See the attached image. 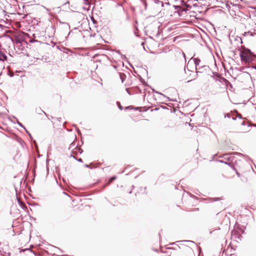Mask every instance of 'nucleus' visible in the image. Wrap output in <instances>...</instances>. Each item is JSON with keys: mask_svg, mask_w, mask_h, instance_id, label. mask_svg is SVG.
I'll return each mask as SVG.
<instances>
[{"mask_svg": "<svg viewBox=\"0 0 256 256\" xmlns=\"http://www.w3.org/2000/svg\"><path fill=\"white\" fill-rule=\"evenodd\" d=\"M240 56L242 60L246 62H251L256 58V54H254L250 49L246 48L240 50Z\"/></svg>", "mask_w": 256, "mask_h": 256, "instance_id": "nucleus-1", "label": "nucleus"}, {"mask_svg": "<svg viewBox=\"0 0 256 256\" xmlns=\"http://www.w3.org/2000/svg\"><path fill=\"white\" fill-rule=\"evenodd\" d=\"M184 73L185 76H184L183 80H187V82H189L197 78L198 72L196 71V74L194 72L190 70L188 68H186L184 66Z\"/></svg>", "mask_w": 256, "mask_h": 256, "instance_id": "nucleus-2", "label": "nucleus"}, {"mask_svg": "<svg viewBox=\"0 0 256 256\" xmlns=\"http://www.w3.org/2000/svg\"><path fill=\"white\" fill-rule=\"evenodd\" d=\"M69 150H72V154L70 156H72V154H82V150L79 147L75 146V144L72 142L69 147Z\"/></svg>", "mask_w": 256, "mask_h": 256, "instance_id": "nucleus-3", "label": "nucleus"}, {"mask_svg": "<svg viewBox=\"0 0 256 256\" xmlns=\"http://www.w3.org/2000/svg\"><path fill=\"white\" fill-rule=\"evenodd\" d=\"M223 157L224 160H226V162H230L232 161L234 158V157L230 156L228 154H224Z\"/></svg>", "mask_w": 256, "mask_h": 256, "instance_id": "nucleus-4", "label": "nucleus"}, {"mask_svg": "<svg viewBox=\"0 0 256 256\" xmlns=\"http://www.w3.org/2000/svg\"><path fill=\"white\" fill-rule=\"evenodd\" d=\"M193 60L194 62V64H195V66H196V70H198V66H199L200 64V58H190V60Z\"/></svg>", "mask_w": 256, "mask_h": 256, "instance_id": "nucleus-5", "label": "nucleus"}, {"mask_svg": "<svg viewBox=\"0 0 256 256\" xmlns=\"http://www.w3.org/2000/svg\"><path fill=\"white\" fill-rule=\"evenodd\" d=\"M7 57L2 52L0 51V60L4 61L6 60Z\"/></svg>", "mask_w": 256, "mask_h": 256, "instance_id": "nucleus-6", "label": "nucleus"}, {"mask_svg": "<svg viewBox=\"0 0 256 256\" xmlns=\"http://www.w3.org/2000/svg\"><path fill=\"white\" fill-rule=\"evenodd\" d=\"M60 22L64 25V28L66 30H68L70 29V25H69V24L68 23H67V22Z\"/></svg>", "mask_w": 256, "mask_h": 256, "instance_id": "nucleus-7", "label": "nucleus"}, {"mask_svg": "<svg viewBox=\"0 0 256 256\" xmlns=\"http://www.w3.org/2000/svg\"><path fill=\"white\" fill-rule=\"evenodd\" d=\"M118 74L120 76V78L122 80V82H123L124 80V77H125L124 74H122V73H118Z\"/></svg>", "mask_w": 256, "mask_h": 256, "instance_id": "nucleus-8", "label": "nucleus"}, {"mask_svg": "<svg viewBox=\"0 0 256 256\" xmlns=\"http://www.w3.org/2000/svg\"><path fill=\"white\" fill-rule=\"evenodd\" d=\"M248 68H251L252 70H254V73L256 74V64L252 66H248Z\"/></svg>", "mask_w": 256, "mask_h": 256, "instance_id": "nucleus-9", "label": "nucleus"}, {"mask_svg": "<svg viewBox=\"0 0 256 256\" xmlns=\"http://www.w3.org/2000/svg\"><path fill=\"white\" fill-rule=\"evenodd\" d=\"M219 162H220L224 163V164H228L229 166L231 165V163L230 162H226V161L224 162V160H220Z\"/></svg>", "mask_w": 256, "mask_h": 256, "instance_id": "nucleus-10", "label": "nucleus"}, {"mask_svg": "<svg viewBox=\"0 0 256 256\" xmlns=\"http://www.w3.org/2000/svg\"><path fill=\"white\" fill-rule=\"evenodd\" d=\"M248 34H250V36H252V33L251 32H245L244 33V36H247Z\"/></svg>", "mask_w": 256, "mask_h": 256, "instance_id": "nucleus-11", "label": "nucleus"}, {"mask_svg": "<svg viewBox=\"0 0 256 256\" xmlns=\"http://www.w3.org/2000/svg\"><path fill=\"white\" fill-rule=\"evenodd\" d=\"M18 124L21 127L23 128H24L25 129V128L24 126L22 125V124L20 122H18Z\"/></svg>", "mask_w": 256, "mask_h": 256, "instance_id": "nucleus-12", "label": "nucleus"}, {"mask_svg": "<svg viewBox=\"0 0 256 256\" xmlns=\"http://www.w3.org/2000/svg\"><path fill=\"white\" fill-rule=\"evenodd\" d=\"M115 179H116V177H115V176L112 177V178L110 179V182H112L113 180H114Z\"/></svg>", "mask_w": 256, "mask_h": 256, "instance_id": "nucleus-13", "label": "nucleus"}, {"mask_svg": "<svg viewBox=\"0 0 256 256\" xmlns=\"http://www.w3.org/2000/svg\"><path fill=\"white\" fill-rule=\"evenodd\" d=\"M182 54L184 58L185 62H186V55L185 54L184 52H182Z\"/></svg>", "mask_w": 256, "mask_h": 256, "instance_id": "nucleus-14", "label": "nucleus"}, {"mask_svg": "<svg viewBox=\"0 0 256 256\" xmlns=\"http://www.w3.org/2000/svg\"><path fill=\"white\" fill-rule=\"evenodd\" d=\"M226 116L228 118H230L231 117V114H227Z\"/></svg>", "mask_w": 256, "mask_h": 256, "instance_id": "nucleus-15", "label": "nucleus"}, {"mask_svg": "<svg viewBox=\"0 0 256 256\" xmlns=\"http://www.w3.org/2000/svg\"><path fill=\"white\" fill-rule=\"evenodd\" d=\"M118 108L120 110H122L123 108L122 106L120 104V106H118Z\"/></svg>", "mask_w": 256, "mask_h": 256, "instance_id": "nucleus-16", "label": "nucleus"}, {"mask_svg": "<svg viewBox=\"0 0 256 256\" xmlns=\"http://www.w3.org/2000/svg\"><path fill=\"white\" fill-rule=\"evenodd\" d=\"M182 241H178L177 242H182ZM183 242H192V241L190 240H184Z\"/></svg>", "mask_w": 256, "mask_h": 256, "instance_id": "nucleus-17", "label": "nucleus"}, {"mask_svg": "<svg viewBox=\"0 0 256 256\" xmlns=\"http://www.w3.org/2000/svg\"><path fill=\"white\" fill-rule=\"evenodd\" d=\"M77 160L81 162H82V158L78 159Z\"/></svg>", "mask_w": 256, "mask_h": 256, "instance_id": "nucleus-18", "label": "nucleus"}, {"mask_svg": "<svg viewBox=\"0 0 256 256\" xmlns=\"http://www.w3.org/2000/svg\"><path fill=\"white\" fill-rule=\"evenodd\" d=\"M122 59H125V58H126V56H125L122 55Z\"/></svg>", "mask_w": 256, "mask_h": 256, "instance_id": "nucleus-19", "label": "nucleus"}, {"mask_svg": "<svg viewBox=\"0 0 256 256\" xmlns=\"http://www.w3.org/2000/svg\"><path fill=\"white\" fill-rule=\"evenodd\" d=\"M26 133H27V134H28V135L31 137V135H30V134L29 133V132H28V131H27L26 130Z\"/></svg>", "mask_w": 256, "mask_h": 256, "instance_id": "nucleus-20", "label": "nucleus"}, {"mask_svg": "<svg viewBox=\"0 0 256 256\" xmlns=\"http://www.w3.org/2000/svg\"><path fill=\"white\" fill-rule=\"evenodd\" d=\"M36 40H30V42H31V43H32L34 42H35Z\"/></svg>", "mask_w": 256, "mask_h": 256, "instance_id": "nucleus-21", "label": "nucleus"}, {"mask_svg": "<svg viewBox=\"0 0 256 256\" xmlns=\"http://www.w3.org/2000/svg\"><path fill=\"white\" fill-rule=\"evenodd\" d=\"M236 174L238 175V177H240V173H238V172H236Z\"/></svg>", "mask_w": 256, "mask_h": 256, "instance_id": "nucleus-22", "label": "nucleus"}, {"mask_svg": "<svg viewBox=\"0 0 256 256\" xmlns=\"http://www.w3.org/2000/svg\"><path fill=\"white\" fill-rule=\"evenodd\" d=\"M130 108V106H127V107H126V109H128Z\"/></svg>", "mask_w": 256, "mask_h": 256, "instance_id": "nucleus-23", "label": "nucleus"}, {"mask_svg": "<svg viewBox=\"0 0 256 256\" xmlns=\"http://www.w3.org/2000/svg\"><path fill=\"white\" fill-rule=\"evenodd\" d=\"M238 118H242V116H241V115L238 114Z\"/></svg>", "mask_w": 256, "mask_h": 256, "instance_id": "nucleus-24", "label": "nucleus"}, {"mask_svg": "<svg viewBox=\"0 0 256 256\" xmlns=\"http://www.w3.org/2000/svg\"><path fill=\"white\" fill-rule=\"evenodd\" d=\"M85 166L86 167V168H88L89 167V166L88 164H86L85 165Z\"/></svg>", "mask_w": 256, "mask_h": 256, "instance_id": "nucleus-25", "label": "nucleus"}, {"mask_svg": "<svg viewBox=\"0 0 256 256\" xmlns=\"http://www.w3.org/2000/svg\"><path fill=\"white\" fill-rule=\"evenodd\" d=\"M242 124L244 125V121L242 122Z\"/></svg>", "mask_w": 256, "mask_h": 256, "instance_id": "nucleus-26", "label": "nucleus"}, {"mask_svg": "<svg viewBox=\"0 0 256 256\" xmlns=\"http://www.w3.org/2000/svg\"><path fill=\"white\" fill-rule=\"evenodd\" d=\"M58 120L59 121H60L61 118H58Z\"/></svg>", "mask_w": 256, "mask_h": 256, "instance_id": "nucleus-27", "label": "nucleus"}, {"mask_svg": "<svg viewBox=\"0 0 256 256\" xmlns=\"http://www.w3.org/2000/svg\"><path fill=\"white\" fill-rule=\"evenodd\" d=\"M232 120H236V118H234L232 117Z\"/></svg>", "mask_w": 256, "mask_h": 256, "instance_id": "nucleus-28", "label": "nucleus"}, {"mask_svg": "<svg viewBox=\"0 0 256 256\" xmlns=\"http://www.w3.org/2000/svg\"><path fill=\"white\" fill-rule=\"evenodd\" d=\"M70 32H69L68 36L70 34Z\"/></svg>", "mask_w": 256, "mask_h": 256, "instance_id": "nucleus-29", "label": "nucleus"}, {"mask_svg": "<svg viewBox=\"0 0 256 256\" xmlns=\"http://www.w3.org/2000/svg\"><path fill=\"white\" fill-rule=\"evenodd\" d=\"M255 126H256V124L254 125Z\"/></svg>", "mask_w": 256, "mask_h": 256, "instance_id": "nucleus-30", "label": "nucleus"}]
</instances>
